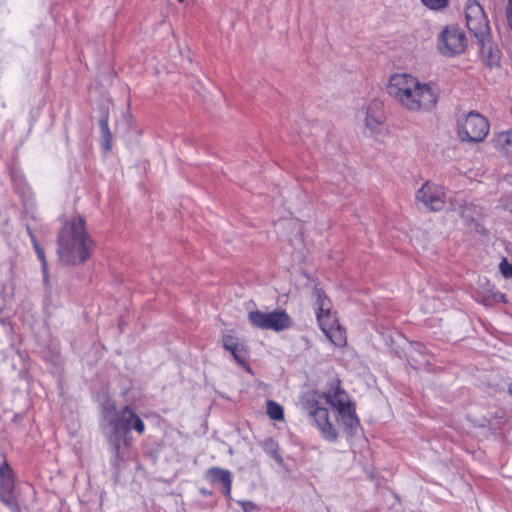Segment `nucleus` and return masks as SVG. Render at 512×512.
I'll return each mask as SVG.
<instances>
[{"label":"nucleus","mask_w":512,"mask_h":512,"mask_svg":"<svg viewBox=\"0 0 512 512\" xmlns=\"http://www.w3.org/2000/svg\"><path fill=\"white\" fill-rule=\"evenodd\" d=\"M239 504L242 506L244 512H254L257 510V506L250 501H240Z\"/></svg>","instance_id":"26"},{"label":"nucleus","mask_w":512,"mask_h":512,"mask_svg":"<svg viewBox=\"0 0 512 512\" xmlns=\"http://www.w3.org/2000/svg\"><path fill=\"white\" fill-rule=\"evenodd\" d=\"M28 234H29V236L31 238V242L33 244V248L40 247L39 242L37 241V239L35 238L33 232L29 228H28Z\"/></svg>","instance_id":"29"},{"label":"nucleus","mask_w":512,"mask_h":512,"mask_svg":"<svg viewBox=\"0 0 512 512\" xmlns=\"http://www.w3.org/2000/svg\"><path fill=\"white\" fill-rule=\"evenodd\" d=\"M467 38L457 26H446L437 37L436 49L444 57H455L465 52Z\"/></svg>","instance_id":"5"},{"label":"nucleus","mask_w":512,"mask_h":512,"mask_svg":"<svg viewBox=\"0 0 512 512\" xmlns=\"http://www.w3.org/2000/svg\"><path fill=\"white\" fill-rule=\"evenodd\" d=\"M314 307L316 310V316L318 323H322L324 321H330L331 318H334V314L331 312L332 303L331 300L325 295V293L320 288H315L313 292Z\"/></svg>","instance_id":"13"},{"label":"nucleus","mask_w":512,"mask_h":512,"mask_svg":"<svg viewBox=\"0 0 512 512\" xmlns=\"http://www.w3.org/2000/svg\"><path fill=\"white\" fill-rule=\"evenodd\" d=\"M499 269L502 273V275L505 278L512 277V264L507 261V259H503L499 264Z\"/></svg>","instance_id":"23"},{"label":"nucleus","mask_w":512,"mask_h":512,"mask_svg":"<svg viewBox=\"0 0 512 512\" xmlns=\"http://www.w3.org/2000/svg\"><path fill=\"white\" fill-rule=\"evenodd\" d=\"M477 39L481 43V54L486 65L490 67L498 66L501 59L499 48L490 41L489 36Z\"/></svg>","instance_id":"17"},{"label":"nucleus","mask_w":512,"mask_h":512,"mask_svg":"<svg viewBox=\"0 0 512 512\" xmlns=\"http://www.w3.org/2000/svg\"><path fill=\"white\" fill-rule=\"evenodd\" d=\"M42 274H43V281L45 285L46 295L44 298V306L45 308H48L50 306L58 304V302H54L52 299V288L49 281V274H48V265L43 268L41 267Z\"/></svg>","instance_id":"20"},{"label":"nucleus","mask_w":512,"mask_h":512,"mask_svg":"<svg viewBox=\"0 0 512 512\" xmlns=\"http://www.w3.org/2000/svg\"><path fill=\"white\" fill-rule=\"evenodd\" d=\"M386 91L402 109L411 113L429 112L439 101V91L435 84L422 82L408 73L391 75Z\"/></svg>","instance_id":"1"},{"label":"nucleus","mask_w":512,"mask_h":512,"mask_svg":"<svg viewBox=\"0 0 512 512\" xmlns=\"http://www.w3.org/2000/svg\"><path fill=\"white\" fill-rule=\"evenodd\" d=\"M507 5H512V0H508V4Z\"/></svg>","instance_id":"31"},{"label":"nucleus","mask_w":512,"mask_h":512,"mask_svg":"<svg viewBox=\"0 0 512 512\" xmlns=\"http://www.w3.org/2000/svg\"><path fill=\"white\" fill-rule=\"evenodd\" d=\"M34 250H35V253H36L39 261L41 262V266L43 268H45L48 264H47V260H46V257H45L44 250L41 248V246L34 248Z\"/></svg>","instance_id":"25"},{"label":"nucleus","mask_w":512,"mask_h":512,"mask_svg":"<svg viewBox=\"0 0 512 512\" xmlns=\"http://www.w3.org/2000/svg\"><path fill=\"white\" fill-rule=\"evenodd\" d=\"M267 415L273 420H283L284 411L283 407L273 400H268L267 403Z\"/></svg>","instance_id":"21"},{"label":"nucleus","mask_w":512,"mask_h":512,"mask_svg":"<svg viewBox=\"0 0 512 512\" xmlns=\"http://www.w3.org/2000/svg\"><path fill=\"white\" fill-rule=\"evenodd\" d=\"M304 406L322 437L327 441H335L338 433L329 419L327 408L320 406L315 394L307 395Z\"/></svg>","instance_id":"8"},{"label":"nucleus","mask_w":512,"mask_h":512,"mask_svg":"<svg viewBox=\"0 0 512 512\" xmlns=\"http://www.w3.org/2000/svg\"><path fill=\"white\" fill-rule=\"evenodd\" d=\"M321 397L337 411L340 419L348 429L352 430L358 426L359 420L355 414V409L348 394L340 386L339 379L334 378L327 383Z\"/></svg>","instance_id":"4"},{"label":"nucleus","mask_w":512,"mask_h":512,"mask_svg":"<svg viewBox=\"0 0 512 512\" xmlns=\"http://www.w3.org/2000/svg\"><path fill=\"white\" fill-rule=\"evenodd\" d=\"M509 393L512 395V384L509 386Z\"/></svg>","instance_id":"30"},{"label":"nucleus","mask_w":512,"mask_h":512,"mask_svg":"<svg viewBox=\"0 0 512 512\" xmlns=\"http://www.w3.org/2000/svg\"><path fill=\"white\" fill-rule=\"evenodd\" d=\"M506 18L508 25L512 30V5H507L506 7Z\"/></svg>","instance_id":"27"},{"label":"nucleus","mask_w":512,"mask_h":512,"mask_svg":"<svg viewBox=\"0 0 512 512\" xmlns=\"http://www.w3.org/2000/svg\"><path fill=\"white\" fill-rule=\"evenodd\" d=\"M206 478L212 483H221L223 486V493L226 496L231 494L232 478L230 471L218 467H212L207 470Z\"/></svg>","instance_id":"18"},{"label":"nucleus","mask_w":512,"mask_h":512,"mask_svg":"<svg viewBox=\"0 0 512 512\" xmlns=\"http://www.w3.org/2000/svg\"><path fill=\"white\" fill-rule=\"evenodd\" d=\"M101 128H102V131H103V136L105 138V149L109 150L110 149L111 134H110L109 129H108L107 120H102L101 121Z\"/></svg>","instance_id":"24"},{"label":"nucleus","mask_w":512,"mask_h":512,"mask_svg":"<svg viewBox=\"0 0 512 512\" xmlns=\"http://www.w3.org/2000/svg\"><path fill=\"white\" fill-rule=\"evenodd\" d=\"M319 325L323 333L335 346L342 347L346 344V332L337 323L336 317L331 318L330 321H324Z\"/></svg>","instance_id":"15"},{"label":"nucleus","mask_w":512,"mask_h":512,"mask_svg":"<svg viewBox=\"0 0 512 512\" xmlns=\"http://www.w3.org/2000/svg\"><path fill=\"white\" fill-rule=\"evenodd\" d=\"M416 203L430 212L441 211L446 203L444 188L431 181H426L415 194Z\"/></svg>","instance_id":"9"},{"label":"nucleus","mask_w":512,"mask_h":512,"mask_svg":"<svg viewBox=\"0 0 512 512\" xmlns=\"http://www.w3.org/2000/svg\"><path fill=\"white\" fill-rule=\"evenodd\" d=\"M179 2H183L184 0H178Z\"/></svg>","instance_id":"32"},{"label":"nucleus","mask_w":512,"mask_h":512,"mask_svg":"<svg viewBox=\"0 0 512 512\" xmlns=\"http://www.w3.org/2000/svg\"><path fill=\"white\" fill-rule=\"evenodd\" d=\"M223 347L229 351L236 362L246 366L248 359V350L243 342L232 334H225L222 337Z\"/></svg>","instance_id":"12"},{"label":"nucleus","mask_w":512,"mask_h":512,"mask_svg":"<svg viewBox=\"0 0 512 512\" xmlns=\"http://www.w3.org/2000/svg\"><path fill=\"white\" fill-rule=\"evenodd\" d=\"M492 298L495 302H506L505 295L499 291L493 293Z\"/></svg>","instance_id":"28"},{"label":"nucleus","mask_w":512,"mask_h":512,"mask_svg":"<svg viewBox=\"0 0 512 512\" xmlns=\"http://www.w3.org/2000/svg\"><path fill=\"white\" fill-rule=\"evenodd\" d=\"M385 121L383 104L378 100L371 101L366 107L365 126L376 131Z\"/></svg>","instance_id":"14"},{"label":"nucleus","mask_w":512,"mask_h":512,"mask_svg":"<svg viewBox=\"0 0 512 512\" xmlns=\"http://www.w3.org/2000/svg\"><path fill=\"white\" fill-rule=\"evenodd\" d=\"M248 320L255 328L275 332L289 329L293 325L292 318L284 310H274L271 312L251 311L248 313Z\"/></svg>","instance_id":"7"},{"label":"nucleus","mask_w":512,"mask_h":512,"mask_svg":"<svg viewBox=\"0 0 512 512\" xmlns=\"http://www.w3.org/2000/svg\"><path fill=\"white\" fill-rule=\"evenodd\" d=\"M466 25L476 38L489 36L490 26L485 12L476 0H467L465 6Z\"/></svg>","instance_id":"10"},{"label":"nucleus","mask_w":512,"mask_h":512,"mask_svg":"<svg viewBox=\"0 0 512 512\" xmlns=\"http://www.w3.org/2000/svg\"><path fill=\"white\" fill-rule=\"evenodd\" d=\"M14 488L15 483L12 469L4 462L0 465V499L9 507L16 504Z\"/></svg>","instance_id":"11"},{"label":"nucleus","mask_w":512,"mask_h":512,"mask_svg":"<svg viewBox=\"0 0 512 512\" xmlns=\"http://www.w3.org/2000/svg\"><path fill=\"white\" fill-rule=\"evenodd\" d=\"M92 250L93 241L85 229V220L80 216L67 220L57 237L59 261L66 266H75L85 262Z\"/></svg>","instance_id":"2"},{"label":"nucleus","mask_w":512,"mask_h":512,"mask_svg":"<svg viewBox=\"0 0 512 512\" xmlns=\"http://www.w3.org/2000/svg\"><path fill=\"white\" fill-rule=\"evenodd\" d=\"M491 143L502 157L512 162V129L496 133Z\"/></svg>","instance_id":"16"},{"label":"nucleus","mask_w":512,"mask_h":512,"mask_svg":"<svg viewBox=\"0 0 512 512\" xmlns=\"http://www.w3.org/2000/svg\"><path fill=\"white\" fill-rule=\"evenodd\" d=\"M264 451L278 463H282L283 459L278 452V444L272 438L265 439L262 443Z\"/></svg>","instance_id":"19"},{"label":"nucleus","mask_w":512,"mask_h":512,"mask_svg":"<svg viewBox=\"0 0 512 512\" xmlns=\"http://www.w3.org/2000/svg\"><path fill=\"white\" fill-rule=\"evenodd\" d=\"M104 418L111 428L110 434L107 436L109 443L113 447L114 464L118 465L122 461L120 453L121 442L125 446L131 443L129 433L135 430L142 435L145 432V424L143 420L129 406L116 410L114 406L105 408Z\"/></svg>","instance_id":"3"},{"label":"nucleus","mask_w":512,"mask_h":512,"mask_svg":"<svg viewBox=\"0 0 512 512\" xmlns=\"http://www.w3.org/2000/svg\"><path fill=\"white\" fill-rule=\"evenodd\" d=\"M449 0H421L423 5L431 10H440L448 5Z\"/></svg>","instance_id":"22"},{"label":"nucleus","mask_w":512,"mask_h":512,"mask_svg":"<svg viewBox=\"0 0 512 512\" xmlns=\"http://www.w3.org/2000/svg\"><path fill=\"white\" fill-rule=\"evenodd\" d=\"M489 129L488 120L478 112H470L458 120V134L462 141L482 142Z\"/></svg>","instance_id":"6"}]
</instances>
